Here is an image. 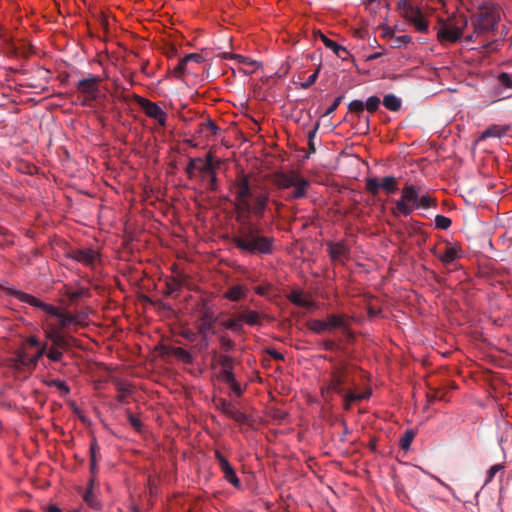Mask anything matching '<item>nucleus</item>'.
<instances>
[{
	"instance_id": "45",
	"label": "nucleus",
	"mask_w": 512,
	"mask_h": 512,
	"mask_svg": "<svg viewBox=\"0 0 512 512\" xmlns=\"http://www.w3.org/2000/svg\"><path fill=\"white\" fill-rule=\"evenodd\" d=\"M406 229L409 235L420 233L423 235L424 239L427 237V235L421 230V223L418 221H412L409 225H407Z\"/></svg>"
},
{
	"instance_id": "7",
	"label": "nucleus",
	"mask_w": 512,
	"mask_h": 512,
	"mask_svg": "<svg viewBox=\"0 0 512 512\" xmlns=\"http://www.w3.org/2000/svg\"><path fill=\"white\" fill-rule=\"evenodd\" d=\"M397 8L402 17L412 24L418 32H428V22L424 18L421 9L414 5L412 0H398Z\"/></svg>"
},
{
	"instance_id": "49",
	"label": "nucleus",
	"mask_w": 512,
	"mask_h": 512,
	"mask_svg": "<svg viewBox=\"0 0 512 512\" xmlns=\"http://www.w3.org/2000/svg\"><path fill=\"white\" fill-rule=\"evenodd\" d=\"M320 67H318L313 74H311L304 82L301 83V88L308 89L311 87L317 80L319 75Z\"/></svg>"
},
{
	"instance_id": "22",
	"label": "nucleus",
	"mask_w": 512,
	"mask_h": 512,
	"mask_svg": "<svg viewBox=\"0 0 512 512\" xmlns=\"http://www.w3.org/2000/svg\"><path fill=\"white\" fill-rule=\"evenodd\" d=\"M247 291V288L242 285L231 286L224 293V298L237 302L247 297Z\"/></svg>"
},
{
	"instance_id": "8",
	"label": "nucleus",
	"mask_w": 512,
	"mask_h": 512,
	"mask_svg": "<svg viewBox=\"0 0 512 512\" xmlns=\"http://www.w3.org/2000/svg\"><path fill=\"white\" fill-rule=\"evenodd\" d=\"M383 189L387 194H393L398 190L397 179L394 176H385L379 181L377 178L366 179V190L373 196L378 195Z\"/></svg>"
},
{
	"instance_id": "38",
	"label": "nucleus",
	"mask_w": 512,
	"mask_h": 512,
	"mask_svg": "<svg viewBox=\"0 0 512 512\" xmlns=\"http://www.w3.org/2000/svg\"><path fill=\"white\" fill-rule=\"evenodd\" d=\"M218 363L221 366V371L233 370L234 360L229 355H220Z\"/></svg>"
},
{
	"instance_id": "19",
	"label": "nucleus",
	"mask_w": 512,
	"mask_h": 512,
	"mask_svg": "<svg viewBox=\"0 0 512 512\" xmlns=\"http://www.w3.org/2000/svg\"><path fill=\"white\" fill-rule=\"evenodd\" d=\"M327 329H346V324H350L351 318L346 314H329L326 317Z\"/></svg>"
},
{
	"instance_id": "18",
	"label": "nucleus",
	"mask_w": 512,
	"mask_h": 512,
	"mask_svg": "<svg viewBox=\"0 0 512 512\" xmlns=\"http://www.w3.org/2000/svg\"><path fill=\"white\" fill-rule=\"evenodd\" d=\"M437 36L440 42L454 43L461 38V31L452 24H445L439 29Z\"/></svg>"
},
{
	"instance_id": "10",
	"label": "nucleus",
	"mask_w": 512,
	"mask_h": 512,
	"mask_svg": "<svg viewBox=\"0 0 512 512\" xmlns=\"http://www.w3.org/2000/svg\"><path fill=\"white\" fill-rule=\"evenodd\" d=\"M100 82L101 78L95 75H91L78 81L76 85L77 90L87 96V99L82 103L83 105H86L87 100L92 101L96 99Z\"/></svg>"
},
{
	"instance_id": "36",
	"label": "nucleus",
	"mask_w": 512,
	"mask_h": 512,
	"mask_svg": "<svg viewBox=\"0 0 512 512\" xmlns=\"http://www.w3.org/2000/svg\"><path fill=\"white\" fill-rule=\"evenodd\" d=\"M380 104L381 100L378 96H371L366 100L364 106L369 113H374L378 110Z\"/></svg>"
},
{
	"instance_id": "15",
	"label": "nucleus",
	"mask_w": 512,
	"mask_h": 512,
	"mask_svg": "<svg viewBox=\"0 0 512 512\" xmlns=\"http://www.w3.org/2000/svg\"><path fill=\"white\" fill-rule=\"evenodd\" d=\"M216 319L208 312L202 314L200 318V324L198 325V334L202 340L205 341V345H208V337L210 334H214V323Z\"/></svg>"
},
{
	"instance_id": "34",
	"label": "nucleus",
	"mask_w": 512,
	"mask_h": 512,
	"mask_svg": "<svg viewBox=\"0 0 512 512\" xmlns=\"http://www.w3.org/2000/svg\"><path fill=\"white\" fill-rule=\"evenodd\" d=\"M31 357H29L25 352H18L15 357V367H31L32 368V362L29 360Z\"/></svg>"
},
{
	"instance_id": "29",
	"label": "nucleus",
	"mask_w": 512,
	"mask_h": 512,
	"mask_svg": "<svg viewBox=\"0 0 512 512\" xmlns=\"http://www.w3.org/2000/svg\"><path fill=\"white\" fill-rule=\"evenodd\" d=\"M307 327L309 330H311L312 332H314L316 334H321L328 330L326 320H319V319L309 320L307 322Z\"/></svg>"
},
{
	"instance_id": "2",
	"label": "nucleus",
	"mask_w": 512,
	"mask_h": 512,
	"mask_svg": "<svg viewBox=\"0 0 512 512\" xmlns=\"http://www.w3.org/2000/svg\"><path fill=\"white\" fill-rule=\"evenodd\" d=\"M232 243L242 254L252 256H268L276 250V239L249 220L241 223L237 234L232 237Z\"/></svg>"
},
{
	"instance_id": "46",
	"label": "nucleus",
	"mask_w": 512,
	"mask_h": 512,
	"mask_svg": "<svg viewBox=\"0 0 512 512\" xmlns=\"http://www.w3.org/2000/svg\"><path fill=\"white\" fill-rule=\"evenodd\" d=\"M318 128H319V124L317 123L315 125V127L308 132L309 153H315L316 152V147H315V144H314V138H315V136L317 134Z\"/></svg>"
},
{
	"instance_id": "41",
	"label": "nucleus",
	"mask_w": 512,
	"mask_h": 512,
	"mask_svg": "<svg viewBox=\"0 0 512 512\" xmlns=\"http://www.w3.org/2000/svg\"><path fill=\"white\" fill-rule=\"evenodd\" d=\"M497 79L500 87L512 89V75L502 72Z\"/></svg>"
},
{
	"instance_id": "23",
	"label": "nucleus",
	"mask_w": 512,
	"mask_h": 512,
	"mask_svg": "<svg viewBox=\"0 0 512 512\" xmlns=\"http://www.w3.org/2000/svg\"><path fill=\"white\" fill-rule=\"evenodd\" d=\"M64 295L68 298L70 303H74L80 298L90 297L91 293L87 287L79 286L76 290H72L70 287L65 286Z\"/></svg>"
},
{
	"instance_id": "56",
	"label": "nucleus",
	"mask_w": 512,
	"mask_h": 512,
	"mask_svg": "<svg viewBox=\"0 0 512 512\" xmlns=\"http://www.w3.org/2000/svg\"><path fill=\"white\" fill-rule=\"evenodd\" d=\"M187 63L188 61L182 58L174 68L175 75L180 77L185 72Z\"/></svg>"
},
{
	"instance_id": "43",
	"label": "nucleus",
	"mask_w": 512,
	"mask_h": 512,
	"mask_svg": "<svg viewBox=\"0 0 512 512\" xmlns=\"http://www.w3.org/2000/svg\"><path fill=\"white\" fill-rule=\"evenodd\" d=\"M200 127H201V129H200L201 132L209 131L211 135H216L219 130V127L212 120H207L206 122H202L200 124Z\"/></svg>"
},
{
	"instance_id": "25",
	"label": "nucleus",
	"mask_w": 512,
	"mask_h": 512,
	"mask_svg": "<svg viewBox=\"0 0 512 512\" xmlns=\"http://www.w3.org/2000/svg\"><path fill=\"white\" fill-rule=\"evenodd\" d=\"M507 131H508V127H506V126L496 125V124L491 125L481 133L479 139L485 140L490 137L500 138L503 135H505L507 133Z\"/></svg>"
},
{
	"instance_id": "44",
	"label": "nucleus",
	"mask_w": 512,
	"mask_h": 512,
	"mask_svg": "<svg viewBox=\"0 0 512 512\" xmlns=\"http://www.w3.org/2000/svg\"><path fill=\"white\" fill-rule=\"evenodd\" d=\"M219 342L221 345V349L225 352L232 351L235 348L234 341L231 340L230 338H228L227 336H224V335L220 336Z\"/></svg>"
},
{
	"instance_id": "54",
	"label": "nucleus",
	"mask_w": 512,
	"mask_h": 512,
	"mask_svg": "<svg viewBox=\"0 0 512 512\" xmlns=\"http://www.w3.org/2000/svg\"><path fill=\"white\" fill-rule=\"evenodd\" d=\"M455 28H458L461 31V36L463 35V30L468 25V20L465 16H459L455 19V23L452 24Z\"/></svg>"
},
{
	"instance_id": "59",
	"label": "nucleus",
	"mask_w": 512,
	"mask_h": 512,
	"mask_svg": "<svg viewBox=\"0 0 512 512\" xmlns=\"http://www.w3.org/2000/svg\"><path fill=\"white\" fill-rule=\"evenodd\" d=\"M207 176L209 177V189L211 191H216L218 188L216 171H213Z\"/></svg>"
},
{
	"instance_id": "30",
	"label": "nucleus",
	"mask_w": 512,
	"mask_h": 512,
	"mask_svg": "<svg viewBox=\"0 0 512 512\" xmlns=\"http://www.w3.org/2000/svg\"><path fill=\"white\" fill-rule=\"evenodd\" d=\"M319 34V37L321 39V41L323 42V44L331 49L333 52H338V51H345V47L339 45L338 43H336L335 41L331 40L330 38H328L326 35H324L323 33H321L320 31L318 32Z\"/></svg>"
},
{
	"instance_id": "24",
	"label": "nucleus",
	"mask_w": 512,
	"mask_h": 512,
	"mask_svg": "<svg viewBox=\"0 0 512 512\" xmlns=\"http://www.w3.org/2000/svg\"><path fill=\"white\" fill-rule=\"evenodd\" d=\"M309 186V181L300 177L297 182L292 186L294 190L287 196L288 200L300 199L306 195V189Z\"/></svg>"
},
{
	"instance_id": "37",
	"label": "nucleus",
	"mask_w": 512,
	"mask_h": 512,
	"mask_svg": "<svg viewBox=\"0 0 512 512\" xmlns=\"http://www.w3.org/2000/svg\"><path fill=\"white\" fill-rule=\"evenodd\" d=\"M84 501L92 508H98L99 507V502L98 500L96 499L95 495L93 494V486H91L89 484V487L87 489V491L85 492L84 496Z\"/></svg>"
},
{
	"instance_id": "3",
	"label": "nucleus",
	"mask_w": 512,
	"mask_h": 512,
	"mask_svg": "<svg viewBox=\"0 0 512 512\" xmlns=\"http://www.w3.org/2000/svg\"><path fill=\"white\" fill-rule=\"evenodd\" d=\"M238 209L254 214L258 219L264 217L269 202V192L262 189L259 193L251 186L248 175H240L234 182Z\"/></svg>"
},
{
	"instance_id": "47",
	"label": "nucleus",
	"mask_w": 512,
	"mask_h": 512,
	"mask_svg": "<svg viewBox=\"0 0 512 512\" xmlns=\"http://www.w3.org/2000/svg\"><path fill=\"white\" fill-rule=\"evenodd\" d=\"M49 385L58 388L64 395H67L70 392V388L65 381L53 379L49 382Z\"/></svg>"
},
{
	"instance_id": "35",
	"label": "nucleus",
	"mask_w": 512,
	"mask_h": 512,
	"mask_svg": "<svg viewBox=\"0 0 512 512\" xmlns=\"http://www.w3.org/2000/svg\"><path fill=\"white\" fill-rule=\"evenodd\" d=\"M202 162V158H190L189 162L185 168V173L188 178L192 179L195 176V171H197L198 163Z\"/></svg>"
},
{
	"instance_id": "52",
	"label": "nucleus",
	"mask_w": 512,
	"mask_h": 512,
	"mask_svg": "<svg viewBox=\"0 0 512 512\" xmlns=\"http://www.w3.org/2000/svg\"><path fill=\"white\" fill-rule=\"evenodd\" d=\"M197 334L196 332L192 331L191 329L189 328H184L181 330L180 332V335L185 338L187 341L189 342H194L196 341L197 339Z\"/></svg>"
},
{
	"instance_id": "16",
	"label": "nucleus",
	"mask_w": 512,
	"mask_h": 512,
	"mask_svg": "<svg viewBox=\"0 0 512 512\" xmlns=\"http://www.w3.org/2000/svg\"><path fill=\"white\" fill-rule=\"evenodd\" d=\"M328 253L333 261L344 262L348 259L350 250L343 242H328Z\"/></svg>"
},
{
	"instance_id": "50",
	"label": "nucleus",
	"mask_w": 512,
	"mask_h": 512,
	"mask_svg": "<svg viewBox=\"0 0 512 512\" xmlns=\"http://www.w3.org/2000/svg\"><path fill=\"white\" fill-rule=\"evenodd\" d=\"M90 461H98L99 446L96 438H92L90 443Z\"/></svg>"
},
{
	"instance_id": "63",
	"label": "nucleus",
	"mask_w": 512,
	"mask_h": 512,
	"mask_svg": "<svg viewBox=\"0 0 512 512\" xmlns=\"http://www.w3.org/2000/svg\"><path fill=\"white\" fill-rule=\"evenodd\" d=\"M267 354L270 355L274 360H277V361L284 360L283 354H281L280 352H278L275 349H268Z\"/></svg>"
},
{
	"instance_id": "28",
	"label": "nucleus",
	"mask_w": 512,
	"mask_h": 512,
	"mask_svg": "<svg viewBox=\"0 0 512 512\" xmlns=\"http://www.w3.org/2000/svg\"><path fill=\"white\" fill-rule=\"evenodd\" d=\"M401 104V99L396 97L394 94H387L384 96L383 105L390 111H399Z\"/></svg>"
},
{
	"instance_id": "13",
	"label": "nucleus",
	"mask_w": 512,
	"mask_h": 512,
	"mask_svg": "<svg viewBox=\"0 0 512 512\" xmlns=\"http://www.w3.org/2000/svg\"><path fill=\"white\" fill-rule=\"evenodd\" d=\"M462 249L458 243L445 242L442 247L440 261L447 266L462 257Z\"/></svg>"
},
{
	"instance_id": "27",
	"label": "nucleus",
	"mask_w": 512,
	"mask_h": 512,
	"mask_svg": "<svg viewBox=\"0 0 512 512\" xmlns=\"http://www.w3.org/2000/svg\"><path fill=\"white\" fill-rule=\"evenodd\" d=\"M364 102L361 100H353L348 104V111L357 115L358 119L365 120L366 123L369 122V117L364 115Z\"/></svg>"
},
{
	"instance_id": "33",
	"label": "nucleus",
	"mask_w": 512,
	"mask_h": 512,
	"mask_svg": "<svg viewBox=\"0 0 512 512\" xmlns=\"http://www.w3.org/2000/svg\"><path fill=\"white\" fill-rule=\"evenodd\" d=\"M415 437V432L413 430H406L405 433L401 436L399 440V445L401 449L408 450L410 445Z\"/></svg>"
},
{
	"instance_id": "51",
	"label": "nucleus",
	"mask_w": 512,
	"mask_h": 512,
	"mask_svg": "<svg viewBox=\"0 0 512 512\" xmlns=\"http://www.w3.org/2000/svg\"><path fill=\"white\" fill-rule=\"evenodd\" d=\"M127 417L130 425L137 431H140L142 427V422L139 418L134 416L131 412L127 411Z\"/></svg>"
},
{
	"instance_id": "14",
	"label": "nucleus",
	"mask_w": 512,
	"mask_h": 512,
	"mask_svg": "<svg viewBox=\"0 0 512 512\" xmlns=\"http://www.w3.org/2000/svg\"><path fill=\"white\" fill-rule=\"evenodd\" d=\"M217 407L222 413L238 423H245L247 421V416L238 410L234 404L225 399H220Z\"/></svg>"
},
{
	"instance_id": "1",
	"label": "nucleus",
	"mask_w": 512,
	"mask_h": 512,
	"mask_svg": "<svg viewBox=\"0 0 512 512\" xmlns=\"http://www.w3.org/2000/svg\"><path fill=\"white\" fill-rule=\"evenodd\" d=\"M7 293L21 302L41 309L48 317L57 320V323L46 320L43 327L45 341L43 345L37 348L35 355L31 356L29 360L32 362V368L37 366L38 361L43 356H46L52 362H61L64 352L70 351L76 345L77 339L66 330L72 324L78 323L77 317L72 313L62 311L57 306L44 303L23 291L9 288Z\"/></svg>"
},
{
	"instance_id": "20",
	"label": "nucleus",
	"mask_w": 512,
	"mask_h": 512,
	"mask_svg": "<svg viewBox=\"0 0 512 512\" xmlns=\"http://www.w3.org/2000/svg\"><path fill=\"white\" fill-rule=\"evenodd\" d=\"M301 176L296 173H278L275 175L274 184L279 189H288L292 187Z\"/></svg>"
},
{
	"instance_id": "58",
	"label": "nucleus",
	"mask_w": 512,
	"mask_h": 512,
	"mask_svg": "<svg viewBox=\"0 0 512 512\" xmlns=\"http://www.w3.org/2000/svg\"><path fill=\"white\" fill-rule=\"evenodd\" d=\"M203 162L205 163H209V164H212V166H215V169L217 170L220 165H221V160L220 159H217V160H214V157L212 155L211 152L207 153L206 154V157L205 159H203Z\"/></svg>"
},
{
	"instance_id": "5",
	"label": "nucleus",
	"mask_w": 512,
	"mask_h": 512,
	"mask_svg": "<svg viewBox=\"0 0 512 512\" xmlns=\"http://www.w3.org/2000/svg\"><path fill=\"white\" fill-rule=\"evenodd\" d=\"M436 205V200L430 195H420L419 187L407 184L402 188L401 198L395 201L392 213L394 216H409L414 209H428Z\"/></svg>"
},
{
	"instance_id": "42",
	"label": "nucleus",
	"mask_w": 512,
	"mask_h": 512,
	"mask_svg": "<svg viewBox=\"0 0 512 512\" xmlns=\"http://www.w3.org/2000/svg\"><path fill=\"white\" fill-rule=\"evenodd\" d=\"M351 387L352 386L346 388V391L341 394L343 396V401L351 403L355 401H361V397H359L358 393H356Z\"/></svg>"
},
{
	"instance_id": "53",
	"label": "nucleus",
	"mask_w": 512,
	"mask_h": 512,
	"mask_svg": "<svg viewBox=\"0 0 512 512\" xmlns=\"http://www.w3.org/2000/svg\"><path fill=\"white\" fill-rule=\"evenodd\" d=\"M343 99H344L343 95H340V96L336 97L334 99L333 103L331 104V106L325 111L323 116H328V115H331L332 113H334L335 110L338 108V106L340 105V103L342 102Z\"/></svg>"
},
{
	"instance_id": "17",
	"label": "nucleus",
	"mask_w": 512,
	"mask_h": 512,
	"mask_svg": "<svg viewBox=\"0 0 512 512\" xmlns=\"http://www.w3.org/2000/svg\"><path fill=\"white\" fill-rule=\"evenodd\" d=\"M288 299L292 304L308 310H315L317 308L316 303L310 296L305 295L301 290H292L288 295Z\"/></svg>"
},
{
	"instance_id": "60",
	"label": "nucleus",
	"mask_w": 512,
	"mask_h": 512,
	"mask_svg": "<svg viewBox=\"0 0 512 512\" xmlns=\"http://www.w3.org/2000/svg\"><path fill=\"white\" fill-rule=\"evenodd\" d=\"M90 472H91V477L89 479V484L91 486H93L95 483V475L97 472V461H90Z\"/></svg>"
},
{
	"instance_id": "12",
	"label": "nucleus",
	"mask_w": 512,
	"mask_h": 512,
	"mask_svg": "<svg viewBox=\"0 0 512 512\" xmlns=\"http://www.w3.org/2000/svg\"><path fill=\"white\" fill-rule=\"evenodd\" d=\"M68 257L85 266H93L98 260L99 254L92 248H78L71 249L68 252Z\"/></svg>"
},
{
	"instance_id": "11",
	"label": "nucleus",
	"mask_w": 512,
	"mask_h": 512,
	"mask_svg": "<svg viewBox=\"0 0 512 512\" xmlns=\"http://www.w3.org/2000/svg\"><path fill=\"white\" fill-rule=\"evenodd\" d=\"M215 459L224 475L226 481H228L235 488L241 487V482L236 475L234 468L231 466L226 457L219 451H215Z\"/></svg>"
},
{
	"instance_id": "31",
	"label": "nucleus",
	"mask_w": 512,
	"mask_h": 512,
	"mask_svg": "<svg viewBox=\"0 0 512 512\" xmlns=\"http://www.w3.org/2000/svg\"><path fill=\"white\" fill-rule=\"evenodd\" d=\"M182 283L177 279H170L166 282L164 294L166 296H172L174 293L181 289Z\"/></svg>"
},
{
	"instance_id": "21",
	"label": "nucleus",
	"mask_w": 512,
	"mask_h": 512,
	"mask_svg": "<svg viewBox=\"0 0 512 512\" xmlns=\"http://www.w3.org/2000/svg\"><path fill=\"white\" fill-rule=\"evenodd\" d=\"M243 325L247 324L249 326L261 325V315L259 312L251 310L249 308L243 309L238 313Z\"/></svg>"
},
{
	"instance_id": "26",
	"label": "nucleus",
	"mask_w": 512,
	"mask_h": 512,
	"mask_svg": "<svg viewBox=\"0 0 512 512\" xmlns=\"http://www.w3.org/2000/svg\"><path fill=\"white\" fill-rule=\"evenodd\" d=\"M222 325L226 329H228L236 334L244 333V325L242 323V320H241L239 314H237L235 317H231V318L224 320L222 322Z\"/></svg>"
},
{
	"instance_id": "64",
	"label": "nucleus",
	"mask_w": 512,
	"mask_h": 512,
	"mask_svg": "<svg viewBox=\"0 0 512 512\" xmlns=\"http://www.w3.org/2000/svg\"><path fill=\"white\" fill-rule=\"evenodd\" d=\"M323 347H324V349H325V350L333 351V350H335L338 346H337V344H336V342H335L334 340H330V339H328V340H325V341L323 342Z\"/></svg>"
},
{
	"instance_id": "32",
	"label": "nucleus",
	"mask_w": 512,
	"mask_h": 512,
	"mask_svg": "<svg viewBox=\"0 0 512 512\" xmlns=\"http://www.w3.org/2000/svg\"><path fill=\"white\" fill-rule=\"evenodd\" d=\"M172 353L176 358L182 360L186 364H190L193 361L192 355L181 347L173 348Z\"/></svg>"
},
{
	"instance_id": "57",
	"label": "nucleus",
	"mask_w": 512,
	"mask_h": 512,
	"mask_svg": "<svg viewBox=\"0 0 512 512\" xmlns=\"http://www.w3.org/2000/svg\"><path fill=\"white\" fill-rule=\"evenodd\" d=\"M502 468H503V466H502V465H500V464H497V465H493V466H491V467L489 468V470L487 471V480H486V481H487V482H490V481L494 478V476L496 475V473H497L498 471H500Z\"/></svg>"
},
{
	"instance_id": "40",
	"label": "nucleus",
	"mask_w": 512,
	"mask_h": 512,
	"mask_svg": "<svg viewBox=\"0 0 512 512\" xmlns=\"http://www.w3.org/2000/svg\"><path fill=\"white\" fill-rule=\"evenodd\" d=\"M197 171L200 173L202 179L205 178V176L211 174L213 171H216L215 166H212V164L205 163V162H199Z\"/></svg>"
},
{
	"instance_id": "4",
	"label": "nucleus",
	"mask_w": 512,
	"mask_h": 512,
	"mask_svg": "<svg viewBox=\"0 0 512 512\" xmlns=\"http://www.w3.org/2000/svg\"><path fill=\"white\" fill-rule=\"evenodd\" d=\"M354 367L347 362H339L332 366L329 377L321 387L322 397L326 402L331 400L332 394H343L346 388L354 386Z\"/></svg>"
},
{
	"instance_id": "39",
	"label": "nucleus",
	"mask_w": 512,
	"mask_h": 512,
	"mask_svg": "<svg viewBox=\"0 0 512 512\" xmlns=\"http://www.w3.org/2000/svg\"><path fill=\"white\" fill-rule=\"evenodd\" d=\"M451 224H452V221L450 218H448L444 215H436V217H435L436 228L446 230L451 226Z\"/></svg>"
},
{
	"instance_id": "62",
	"label": "nucleus",
	"mask_w": 512,
	"mask_h": 512,
	"mask_svg": "<svg viewBox=\"0 0 512 512\" xmlns=\"http://www.w3.org/2000/svg\"><path fill=\"white\" fill-rule=\"evenodd\" d=\"M188 62L194 61L196 63H200L203 61V56L199 53H191L184 57Z\"/></svg>"
},
{
	"instance_id": "6",
	"label": "nucleus",
	"mask_w": 512,
	"mask_h": 512,
	"mask_svg": "<svg viewBox=\"0 0 512 512\" xmlns=\"http://www.w3.org/2000/svg\"><path fill=\"white\" fill-rule=\"evenodd\" d=\"M500 19L499 10L496 7H485L472 18L474 34L485 36L497 30Z\"/></svg>"
},
{
	"instance_id": "61",
	"label": "nucleus",
	"mask_w": 512,
	"mask_h": 512,
	"mask_svg": "<svg viewBox=\"0 0 512 512\" xmlns=\"http://www.w3.org/2000/svg\"><path fill=\"white\" fill-rule=\"evenodd\" d=\"M26 343L31 346V347H35V348H38L39 346L43 345L42 342H40L39 338L37 336H29L27 339H26Z\"/></svg>"
},
{
	"instance_id": "9",
	"label": "nucleus",
	"mask_w": 512,
	"mask_h": 512,
	"mask_svg": "<svg viewBox=\"0 0 512 512\" xmlns=\"http://www.w3.org/2000/svg\"><path fill=\"white\" fill-rule=\"evenodd\" d=\"M136 101L148 117L156 120L161 126H166L167 114L157 103L140 96H136Z\"/></svg>"
},
{
	"instance_id": "55",
	"label": "nucleus",
	"mask_w": 512,
	"mask_h": 512,
	"mask_svg": "<svg viewBox=\"0 0 512 512\" xmlns=\"http://www.w3.org/2000/svg\"><path fill=\"white\" fill-rule=\"evenodd\" d=\"M220 377L227 384H231L232 382H234L236 380L233 370L221 371Z\"/></svg>"
},
{
	"instance_id": "48",
	"label": "nucleus",
	"mask_w": 512,
	"mask_h": 512,
	"mask_svg": "<svg viewBox=\"0 0 512 512\" xmlns=\"http://www.w3.org/2000/svg\"><path fill=\"white\" fill-rule=\"evenodd\" d=\"M393 42H394L393 47L399 48V47L406 46L407 44L411 43L412 37L409 35H401V36L396 37L393 40Z\"/></svg>"
}]
</instances>
